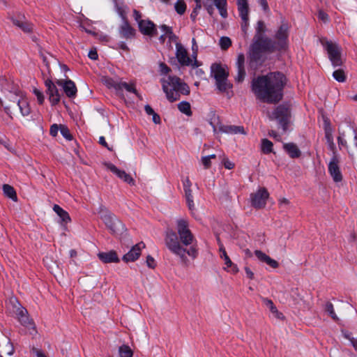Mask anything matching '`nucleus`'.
<instances>
[{
    "label": "nucleus",
    "mask_w": 357,
    "mask_h": 357,
    "mask_svg": "<svg viewBox=\"0 0 357 357\" xmlns=\"http://www.w3.org/2000/svg\"><path fill=\"white\" fill-rule=\"evenodd\" d=\"M54 211L59 216L62 223H68L71 221L70 217L67 211L63 210L57 204L53 206Z\"/></svg>",
    "instance_id": "nucleus-30"
},
{
    "label": "nucleus",
    "mask_w": 357,
    "mask_h": 357,
    "mask_svg": "<svg viewBox=\"0 0 357 357\" xmlns=\"http://www.w3.org/2000/svg\"><path fill=\"white\" fill-rule=\"evenodd\" d=\"M56 84L63 88L66 95L69 98H74L77 93V87L70 79H57Z\"/></svg>",
    "instance_id": "nucleus-17"
},
{
    "label": "nucleus",
    "mask_w": 357,
    "mask_h": 357,
    "mask_svg": "<svg viewBox=\"0 0 357 357\" xmlns=\"http://www.w3.org/2000/svg\"><path fill=\"white\" fill-rule=\"evenodd\" d=\"M18 305L19 307L17 308L15 313L19 321L25 327L34 328V323L29 319L27 310L22 307L20 304L18 303Z\"/></svg>",
    "instance_id": "nucleus-21"
},
{
    "label": "nucleus",
    "mask_w": 357,
    "mask_h": 357,
    "mask_svg": "<svg viewBox=\"0 0 357 357\" xmlns=\"http://www.w3.org/2000/svg\"><path fill=\"white\" fill-rule=\"evenodd\" d=\"M165 241L167 248L172 253L178 256L183 263L188 261V258L185 255L186 253L193 259L196 258L198 255V250L196 245H192V246L187 250L183 247L184 245H181L176 232L172 229L167 230Z\"/></svg>",
    "instance_id": "nucleus-4"
},
{
    "label": "nucleus",
    "mask_w": 357,
    "mask_h": 357,
    "mask_svg": "<svg viewBox=\"0 0 357 357\" xmlns=\"http://www.w3.org/2000/svg\"><path fill=\"white\" fill-rule=\"evenodd\" d=\"M184 192L188 208L190 211H193L195 209V204L192 190L191 188L184 189Z\"/></svg>",
    "instance_id": "nucleus-37"
},
{
    "label": "nucleus",
    "mask_w": 357,
    "mask_h": 357,
    "mask_svg": "<svg viewBox=\"0 0 357 357\" xmlns=\"http://www.w3.org/2000/svg\"><path fill=\"white\" fill-rule=\"evenodd\" d=\"M220 252H221L220 257L224 259L226 267L225 270L229 271L233 273H236L238 271V268L236 264H234L229 257L227 255L225 248L223 245H221L220 248Z\"/></svg>",
    "instance_id": "nucleus-25"
},
{
    "label": "nucleus",
    "mask_w": 357,
    "mask_h": 357,
    "mask_svg": "<svg viewBox=\"0 0 357 357\" xmlns=\"http://www.w3.org/2000/svg\"><path fill=\"white\" fill-rule=\"evenodd\" d=\"M245 64V56L243 54H239L237 57L236 67H237V75L235 77L236 82H242L245 77V70L244 68Z\"/></svg>",
    "instance_id": "nucleus-23"
},
{
    "label": "nucleus",
    "mask_w": 357,
    "mask_h": 357,
    "mask_svg": "<svg viewBox=\"0 0 357 357\" xmlns=\"http://www.w3.org/2000/svg\"><path fill=\"white\" fill-rule=\"evenodd\" d=\"M255 255L260 261L266 263L273 268H276L279 266V263L276 260L271 258L261 250H255Z\"/></svg>",
    "instance_id": "nucleus-26"
},
{
    "label": "nucleus",
    "mask_w": 357,
    "mask_h": 357,
    "mask_svg": "<svg viewBox=\"0 0 357 357\" xmlns=\"http://www.w3.org/2000/svg\"><path fill=\"white\" fill-rule=\"evenodd\" d=\"M105 166L109 169L113 174H116L119 178L122 179L124 182L128 183L130 185H135V181L133 178L125 171L118 169L112 163L108 162L105 164Z\"/></svg>",
    "instance_id": "nucleus-15"
},
{
    "label": "nucleus",
    "mask_w": 357,
    "mask_h": 357,
    "mask_svg": "<svg viewBox=\"0 0 357 357\" xmlns=\"http://www.w3.org/2000/svg\"><path fill=\"white\" fill-rule=\"evenodd\" d=\"M263 301H264V303L267 306V307L269 308L270 311L272 313L275 314V313H278V312L276 306L275 305V304L273 303V302L271 299L264 298Z\"/></svg>",
    "instance_id": "nucleus-45"
},
{
    "label": "nucleus",
    "mask_w": 357,
    "mask_h": 357,
    "mask_svg": "<svg viewBox=\"0 0 357 357\" xmlns=\"http://www.w3.org/2000/svg\"><path fill=\"white\" fill-rule=\"evenodd\" d=\"M216 8L219 10L220 15L223 17H227V1L226 0H214Z\"/></svg>",
    "instance_id": "nucleus-35"
},
{
    "label": "nucleus",
    "mask_w": 357,
    "mask_h": 357,
    "mask_svg": "<svg viewBox=\"0 0 357 357\" xmlns=\"http://www.w3.org/2000/svg\"><path fill=\"white\" fill-rule=\"evenodd\" d=\"M19 90L5 77L0 78V110L3 107L20 111L29 109L26 98L18 94Z\"/></svg>",
    "instance_id": "nucleus-2"
},
{
    "label": "nucleus",
    "mask_w": 357,
    "mask_h": 357,
    "mask_svg": "<svg viewBox=\"0 0 357 357\" xmlns=\"http://www.w3.org/2000/svg\"><path fill=\"white\" fill-rule=\"evenodd\" d=\"M123 22L119 28V33L121 38L125 39H131L135 37L136 31L129 24L126 17L123 18Z\"/></svg>",
    "instance_id": "nucleus-19"
},
{
    "label": "nucleus",
    "mask_w": 357,
    "mask_h": 357,
    "mask_svg": "<svg viewBox=\"0 0 357 357\" xmlns=\"http://www.w3.org/2000/svg\"><path fill=\"white\" fill-rule=\"evenodd\" d=\"M3 191L6 197L10 198L14 202H17V195L15 188L9 184L3 185Z\"/></svg>",
    "instance_id": "nucleus-32"
},
{
    "label": "nucleus",
    "mask_w": 357,
    "mask_h": 357,
    "mask_svg": "<svg viewBox=\"0 0 357 357\" xmlns=\"http://www.w3.org/2000/svg\"><path fill=\"white\" fill-rule=\"evenodd\" d=\"M236 4L239 15L245 17L249 13L248 0H236Z\"/></svg>",
    "instance_id": "nucleus-34"
},
{
    "label": "nucleus",
    "mask_w": 357,
    "mask_h": 357,
    "mask_svg": "<svg viewBox=\"0 0 357 357\" xmlns=\"http://www.w3.org/2000/svg\"><path fill=\"white\" fill-rule=\"evenodd\" d=\"M60 132L63 137L66 138L67 140L72 139L73 136L70 134V130L66 126L60 124Z\"/></svg>",
    "instance_id": "nucleus-44"
},
{
    "label": "nucleus",
    "mask_w": 357,
    "mask_h": 357,
    "mask_svg": "<svg viewBox=\"0 0 357 357\" xmlns=\"http://www.w3.org/2000/svg\"><path fill=\"white\" fill-rule=\"evenodd\" d=\"M13 23L22 29L24 32H31L32 31V25L26 22H22L20 20H15Z\"/></svg>",
    "instance_id": "nucleus-39"
},
{
    "label": "nucleus",
    "mask_w": 357,
    "mask_h": 357,
    "mask_svg": "<svg viewBox=\"0 0 357 357\" xmlns=\"http://www.w3.org/2000/svg\"><path fill=\"white\" fill-rule=\"evenodd\" d=\"M144 248H145V244L143 242L137 243L128 253L123 255V261L126 263L136 261L141 255L142 249Z\"/></svg>",
    "instance_id": "nucleus-16"
},
{
    "label": "nucleus",
    "mask_w": 357,
    "mask_h": 357,
    "mask_svg": "<svg viewBox=\"0 0 357 357\" xmlns=\"http://www.w3.org/2000/svg\"><path fill=\"white\" fill-rule=\"evenodd\" d=\"M261 151L264 154H269L273 151V144L268 139L261 141Z\"/></svg>",
    "instance_id": "nucleus-36"
},
{
    "label": "nucleus",
    "mask_w": 357,
    "mask_h": 357,
    "mask_svg": "<svg viewBox=\"0 0 357 357\" xmlns=\"http://www.w3.org/2000/svg\"><path fill=\"white\" fill-rule=\"evenodd\" d=\"M41 56L43 58V61L44 63L45 64L47 68L49 70L50 68V59H52V60H54L53 56L51 54H49V56L44 54H41Z\"/></svg>",
    "instance_id": "nucleus-57"
},
{
    "label": "nucleus",
    "mask_w": 357,
    "mask_h": 357,
    "mask_svg": "<svg viewBox=\"0 0 357 357\" xmlns=\"http://www.w3.org/2000/svg\"><path fill=\"white\" fill-rule=\"evenodd\" d=\"M176 56L178 61V62L182 66H190L194 65L192 63L193 61L189 57L186 50L184 47L179 43H176Z\"/></svg>",
    "instance_id": "nucleus-18"
},
{
    "label": "nucleus",
    "mask_w": 357,
    "mask_h": 357,
    "mask_svg": "<svg viewBox=\"0 0 357 357\" xmlns=\"http://www.w3.org/2000/svg\"><path fill=\"white\" fill-rule=\"evenodd\" d=\"M318 17L321 21L326 22L328 20V15L323 10H319L318 13Z\"/></svg>",
    "instance_id": "nucleus-60"
},
{
    "label": "nucleus",
    "mask_w": 357,
    "mask_h": 357,
    "mask_svg": "<svg viewBox=\"0 0 357 357\" xmlns=\"http://www.w3.org/2000/svg\"><path fill=\"white\" fill-rule=\"evenodd\" d=\"M292 109H295V108L293 107L291 104H284L278 108V112H289Z\"/></svg>",
    "instance_id": "nucleus-53"
},
{
    "label": "nucleus",
    "mask_w": 357,
    "mask_h": 357,
    "mask_svg": "<svg viewBox=\"0 0 357 357\" xmlns=\"http://www.w3.org/2000/svg\"><path fill=\"white\" fill-rule=\"evenodd\" d=\"M289 26L287 23H282L275 35V47L278 50L286 48L287 45Z\"/></svg>",
    "instance_id": "nucleus-11"
},
{
    "label": "nucleus",
    "mask_w": 357,
    "mask_h": 357,
    "mask_svg": "<svg viewBox=\"0 0 357 357\" xmlns=\"http://www.w3.org/2000/svg\"><path fill=\"white\" fill-rule=\"evenodd\" d=\"M178 109L180 112H190V105L188 102H181L178 105Z\"/></svg>",
    "instance_id": "nucleus-48"
},
{
    "label": "nucleus",
    "mask_w": 357,
    "mask_h": 357,
    "mask_svg": "<svg viewBox=\"0 0 357 357\" xmlns=\"http://www.w3.org/2000/svg\"><path fill=\"white\" fill-rule=\"evenodd\" d=\"M231 45V40L228 37H222L220 39V45L222 50H227Z\"/></svg>",
    "instance_id": "nucleus-47"
},
{
    "label": "nucleus",
    "mask_w": 357,
    "mask_h": 357,
    "mask_svg": "<svg viewBox=\"0 0 357 357\" xmlns=\"http://www.w3.org/2000/svg\"><path fill=\"white\" fill-rule=\"evenodd\" d=\"M202 162L205 169H209L211 166V160L208 159L206 156H204L202 158Z\"/></svg>",
    "instance_id": "nucleus-59"
},
{
    "label": "nucleus",
    "mask_w": 357,
    "mask_h": 357,
    "mask_svg": "<svg viewBox=\"0 0 357 357\" xmlns=\"http://www.w3.org/2000/svg\"><path fill=\"white\" fill-rule=\"evenodd\" d=\"M320 118L323 122L322 128L324 130L325 136L332 135L334 128L331 124L330 119L324 113H322L320 117L318 118V121H320Z\"/></svg>",
    "instance_id": "nucleus-28"
},
{
    "label": "nucleus",
    "mask_w": 357,
    "mask_h": 357,
    "mask_svg": "<svg viewBox=\"0 0 357 357\" xmlns=\"http://www.w3.org/2000/svg\"><path fill=\"white\" fill-rule=\"evenodd\" d=\"M146 263L147 266L150 268L153 269L156 266L155 260L151 255L147 256Z\"/></svg>",
    "instance_id": "nucleus-50"
},
{
    "label": "nucleus",
    "mask_w": 357,
    "mask_h": 357,
    "mask_svg": "<svg viewBox=\"0 0 357 357\" xmlns=\"http://www.w3.org/2000/svg\"><path fill=\"white\" fill-rule=\"evenodd\" d=\"M266 31V26L264 22L259 21L257 22V33L255 35L263 36V33Z\"/></svg>",
    "instance_id": "nucleus-49"
},
{
    "label": "nucleus",
    "mask_w": 357,
    "mask_h": 357,
    "mask_svg": "<svg viewBox=\"0 0 357 357\" xmlns=\"http://www.w3.org/2000/svg\"><path fill=\"white\" fill-rule=\"evenodd\" d=\"M176 229V234L181 245L185 246L192 245L194 241V236L189 229L188 221L183 219L178 220Z\"/></svg>",
    "instance_id": "nucleus-7"
},
{
    "label": "nucleus",
    "mask_w": 357,
    "mask_h": 357,
    "mask_svg": "<svg viewBox=\"0 0 357 357\" xmlns=\"http://www.w3.org/2000/svg\"><path fill=\"white\" fill-rule=\"evenodd\" d=\"M89 57L92 60L98 59V53L96 49L91 50L88 54Z\"/></svg>",
    "instance_id": "nucleus-63"
},
{
    "label": "nucleus",
    "mask_w": 357,
    "mask_h": 357,
    "mask_svg": "<svg viewBox=\"0 0 357 357\" xmlns=\"http://www.w3.org/2000/svg\"><path fill=\"white\" fill-rule=\"evenodd\" d=\"M160 70L162 74H167L170 71V68L164 63H160Z\"/></svg>",
    "instance_id": "nucleus-61"
},
{
    "label": "nucleus",
    "mask_w": 357,
    "mask_h": 357,
    "mask_svg": "<svg viewBox=\"0 0 357 357\" xmlns=\"http://www.w3.org/2000/svg\"><path fill=\"white\" fill-rule=\"evenodd\" d=\"M278 50L273 41L264 36L255 35L252 44L248 52L249 66L257 69L262 63V54L265 52H273Z\"/></svg>",
    "instance_id": "nucleus-3"
},
{
    "label": "nucleus",
    "mask_w": 357,
    "mask_h": 357,
    "mask_svg": "<svg viewBox=\"0 0 357 357\" xmlns=\"http://www.w3.org/2000/svg\"><path fill=\"white\" fill-rule=\"evenodd\" d=\"M45 86L47 87V93L49 95L50 101L53 104H56L60 100L58 89L55 84L51 79H46L45 81Z\"/></svg>",
    "instance_id": "nucleus-20"
},
{
    "label": "nucleus",
    "mask_w": 357,
    "mask_h": 357,
    "mask_svg": "<svg viewBox=\"0 0 357 357\" xmlns=\"http://www.w3.org/2000/svg\"><path fill=\"white\" fill-rule=\"evenodd\" d=\"M124 89L127 92L135 94L139 98H141L140 95L137 93L135 85L132 83H126L124 82L118 84V90Z\"/></svg>",
    "instance_id": "nucleus-33"
},
{
    "label": "nucleus",
    "mask_w": 357,
    "mask_h": 357,
    "mask_svg": "<svg viewBox=\"0 0 357 357\" xmlns=\"http://www.w3.org/2000/svg\"><path fill=\"white\" fill-rule=\"evenodd\" d=\"M211 73L215 79L216 86L221 92H227L231 89L232 85L228 82L229 72L222 68L220 64H213Z\"/></svg>",
    "instance_id": "nucleus-6"
},
{
    "label": "nucleus",
    "mask_w": 357,
    "mask_h": 357,
    "mask_svg": "<svg viewBox=\"0 0 357 357\" xmlns=\"http://www.w3.org/2000/svg\"><path fill=\"white\" fill-rule=\"evenodd\" d=\"M339 162L337 155L334 153L329 162L328 167L330 175L336 183L340 182L342 180V174L339 167Z\"/></svg>",
    "instance_id": "nucleus-13"
},
{
    "label": "nucleus",
    "mask_w": 357,
    "mask_h": 357,
    "mask_svg": "<svg viewBox=\"0 0 357 357\" xmlns=\"http://www.w3.org/2000/svg\"><path fill=\"white\" fill-rule=\"evenodd\" d=\"M208 123L212 126L215 133L218 132H220V128L224 126L220 121V116L215 113H213L212 116L209 119Z\"/></svg>",
    "instance_id": "nucleus-31"
},
{
    "label": "nucleus",
    "mask_w": 357,
    "mask_h": 357,
    "mask_svg": "<svg viewBox=\"0 0 357 357\" xmlns=\"http://www.w3.org/2000/svg\"><path fill=\"white\" fill-rule=\"evenodd\" d=\"M283 149L291 158H298L301 155V151L293 142L284 144Z\"/></svg>",
    "instance_id": "nucleus-27"
},
{
    "label": "nucleus",
    "mask_w": 357,
    "mask_h": 357,
    "mask_svg": "<svg viewBox=\"0 0 357 357\" xmlns=\"http://www.w3.org/2000/svg\"><path fill=\"white\" fill-rule=\"evenodd\" d=\"M333 76L334 79L339 82H344L346 80L344 72L341 69L335 70L333 73Z\"/></svg>",
    "instance_id": "nucleus-42"
},
{
    "label": "nucleus",
    "mask_w": 357,
    "mask_h": 357,
    "mask_svg": "<svg viewBox=\"0 0 357 357\" xmlns=\"http://www.w3.org/2000/svg\"><path fill=\"white\" fill-rule=\"evenodd\" d=\"M121 357H132L133 351L128 345L123 344L119 349Z\"/></svg>",
    "instance_id": "nucleus-38"
},
{
    "label": "nucleus",
    "mask_w": 357,
    "mask_h": 357,
    "mask_svg": "<svg viewBox=\"0 0 357 357\" xmlns=\"http://www.w3.org/2000/svg\"><path fill=\"white\" fill-rule=\"evenodd\" d=\"M269 137H273L277 141H280L281 139L280 135L274 130H270L268 132Z\"/></svg>",
    "instance_id": "nucleus-58"
},
{
    "label": "nucleus",
    "mask_w": 357,
    "mask_h": 357,
    "mask_svg": "<svg viewBox=\"0 0 357 357\" xmlns=\"http://www.w3.org/2000/svg\"><path fill=\"white\" fill-rule=\"evenodd\" d=\"M244 269H245L246 276L249 279L253 280L254 279V273L251 271V269L248 266H245Z\"/></svg>",
    "instance_id": "nucleus-64"
},
{
    "label": "nucleus",
    "mask_w": 357,
    "mask_h": 357,
    "mask_svg": "<svg viewBox=\"0 0 357 357\" xmlns=\"http://www.w3.org/2000/svg\"><path fill=\"white\" fill-rule=\"evenodd\" d=\"M324 310L334 321L338 320V317H337L334 310L333 305L331 302H326L324 307Z\"/></svg>",
    "instance_id": "nucleus-40"
},
{
    "label": "nucleus",
    "mask_w": 357,
    "mask_h": 357,
    "mask_svg": "<svg viewBox=\"0 0 357 357\" xmlns=\"http://www.w3.org/2000/svg\"><path fill=\"white\" fill-rule=\"evenodd\" d=\"M138 28L143 35L148 36L151 38L158 34L155 24L149 20L139 22Z\"/></svg>",
    "instance_id": "nucleus-14"
},
{
    "label": "nucleus",
    "mask_w": 357,
    "mask_h": 357,
    "mask_svg": "<svg viewBox=\"0 0 357 357\" xmlns=\"http://www.w3.org/2000/svg\"><path fill=\"white\" fill-rule=\"evenodd\" d=\"M14 352V347L10 339L1 335L0 338V357L11 356Z\"/></svg>",
    "instance_id": "nucleus-22"
},
{
    "label": "nucleus",
    "mask_w": 357,
    "mask_h": 357,
    "mask_svg": "<svg viewBox=\"0 0 357 357\" xmlns=\"http://www.w3.org/2000/svg\"><path fill=\"white\" fill-rule=\"evenodd\" d=\"M268 118L275 123L278 129L284 133L291 123V113H268Z\"/></svg>",
    "instance_id": "nucleus-9"
},
{
    "label": "nucleus",
    "mask_w": 357,
    "mask_h": 357,
    "mask_svg": "<svg viewBox=\"0 0 357 357\" xmlns=\"http://www.w3.org/2000/svg\"><path fill=\"white\" fill-rule=\"evenodd\" d=\"M162 88L170 102L178 100L181 95H188L190 93L188 86L176 76H168L167 79H163Z\"/></svg>",
    "instance_id": "nucleus-5"
},
{
    "label": "nucleus",
    "mask_w": 357,
    "mask_h": 357,
    "mask_svg": "<svg viewBox=\"0 0 357 357\" xmlns=\"http://www.w3.org/2000/svg\"><path fill=\"white\" fill-rule=\"evenodd\" d=\"M325 138L326 139V143L328 144L329 149L333 151V154H337L335 151L336 147L333 141V135H332L325 136Z\"/></svg>",
    "instance_id": "nucleus-46"
},
{
    "label": "nucleus",
    "mask_w": 357,
    "mask_h": 357,
    "mask_svg": "<svg viewBox=\"0 0 357 357\" xmlns=\"http://www.w3.org/2000/svg\"><path fill=\"white\" fill-rule=\"evenodd\" d=\"M269 193L265 188H259L255 193L250 195L251 204L255 208H264Z\"/></svg>",
    "instance_id": "nucleus-12"
},
{
    "label": "nucleus",
    "mask_w": 357,
    "mask_h": 357,
    "mask_svg": "<svg viewBox=\"0 0 357 357\" xmlns=\"http://www.w3.org/2000/svg\"><path fill=\"white\" fill-rule=\"evenodd\" d=\"M192 50L193 52V57L195 59V63L197 62V51H198V45L196 43V40L195 38H192Z\"/></svg>",
    "instance_id": "nucleus-56"
},
{
    "label": "nucleus",
    "mask_w": 357,
    "mask_h": 357,
    "mask_svg": "<svg viewBox=\"0 0 357 357\" xmlns=\"http://www.w3.org/2000/svg\"><path fill=\"white\" fill-rule=\"evenodd\" d=\"M241 17V20L243 21L242 24H241V29H242V31L246 33L247 32V30H248V20H249V17H248V15H246L245 17H244L243 15H240Z\"/></svg>",
    "instance_id": "nucleus-52"
},
{
    "label": "nucleus",
    "mask_w": 357,
    "mask_h": 357,
    "mask_svg": "<svg viewBox=\"0 0 357 357\" xmlns=\"http://www.w3.org/2000/svg\"><path fill=\"white\" fill-rule=\"evenodd\" d=\"M285 79L284 75L280 72L259 76L252 80V91L264 102L276 103L282 99Z\"/></svg>",
    "instance_id": "nucleus-1"
},
{
    "label": "nucleus",
    "mask_w": 357,
    "mask_h": 357,
    "mask_svg": "<svg viewBox=\"0 0 357 357\" xmlns=\"http://www.w3.org/2000/svg\"><path fill=\"white\" fill-rule=\"evenodd\" d=\"M33 93L37 97V100L39 104H42L44 101V96L43 93L36 88L33 90Z\"/></svg>",
    "instance_id": "nucleus-51"
},
{
    "label": "nucleus",
    "mask_w": 357,
    "mask_h": 357,
    "mask_svg": "<svg viewBox=\"0 0 357 357\" xmlns=\"http://www.w3.org/2000/svg\"><path fill=\"white\" fill-rule=\"evenodd\" d=\"M174 8L178 14L183 15L185 12L186 4L183 0H178L174 5Z\"/></svg>",
    "instance_id": "nucleus-41"
},
{
    "label": "nucleus",
    "mask_w": 357,
    "mask_h": 357,
    "mask_svg": "<svg viewBox=\"0 0 357 357\" xmlns=\"http://www.w3.org/2000/svg\"><path fill=\"white\" fill-rule=\"evenodd\" d=\"M102 82L108 88H114L115 89L118 90V84L119 83H116L112 79L107 77H103L102 78Z\"/></svg>",
    "instance_id": "nucleus-43"
},
{
    "label": "nucleus",
    "mask_w": 357,
    "mask_h": 357,
    "mask_svg": "<svg viewBox=\"0 0 357 357\" xmlns=\"http://www.w3.org/2000/svg\"><path fill=\"white\" fill-rule=\"evenodd\" d=\"M107 228L114 235L122 234L125 230V225L116 215L107 213L101 217Z\"/></svg>",
    "instance_id": "nucleus-8"
},
{
    "label": "nucleus",
    "mask_w": 357,
    "mask_h": 357,
    "mask_svg": "<svg viewBox=\"0 0 357 357\" xmlns=\"http://www.w3.org/2000/svg\"><path fill=\"white\" fill-rule=\"evenodd\" d=\"M220 132L227 134H242L246 135L243 126H225L220 128Z\"/></svg>",
    "instance_id": "nucleus-29"
},
{
    "label": "nucleus",
    "mask_w": 357,
    "mask_h": 357,
    "mask_svg": "<svg viewBox=\"0 0 357 357\" xmlns=\"http://www.w3.org/2000/svg\"><path fill=\"white\" fill-rule=\"evenodd\" d=\"M328 52V58L334 67L340 66L342 63L340 47L332 42L326 41L324 44Z\"/></svg>",
    "instance_id": "nucleus-10"
},
{
    "label": "nucleus",
    "mask_w": 357,
    "mask_h": 357,
    "mask_svg": "<svg viewBox=\"0 0 357 357\" xmlns=\"http://www.w3.org/2000/svg\"><path fill=\"white\" fill-rule=\"evenodd\" d=\"M222 164L224 167L227 169H232L235 167L234 163L230 161L227 158H225L222 160Z\"/></svg>",
    "instance_id": "nucleus-54"
},
{
    "label": "nucleus",
    "mask_w": 357,
    "mask_h": 357,
    "mask_svg": "<svg viewBox=\"0 0 357 357\" xmlns=\"http://www.w3.org/2000/svg\"><path fill=\"white\" fill-rule=\"evenodd\" d=\"M147 114L149 116L152 115V120L155 123H160V116L158 115V113H147Z\"/></svg>",
    "instance_id": "nucleus-62"
},
{
    "label": "nucleus",
    "mask_w": 357,
    "mask_h": 357,
    "mask_svg": "<svg viewBox=\"0 0 357 357\" xmlns=\"http://www.w3.org/2000/svg\"><path fill=\"white\" fill-rule=\"evenodd\" d=\"M98 257L99 259L105 264L118 263L120 261L115 250L99 252Z\"/></svg>",
    "instance_id": "nucleus-24"
},
{
    "label": "nucleus",
    "mask_w": 357,
    "mask_h": 357,
    "mask_svg": "<svg viewBox=\"0 0 357 357\" xmlns=\"http://www.w3.org/2000/svg\"><path fill=\"white\" fill-rule=\"evenodd\" d=\"M59 130H60V125L58 126L57 124L54 123L51 126L50 130V134L52 137H56L58 134Z\"/></svg>",
    "instance_id": "nucleus-55"
}]
</instances>
